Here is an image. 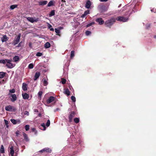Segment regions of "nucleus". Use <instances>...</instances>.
Listing matches in <instances>:
<instances>
[{"label": "nucleus", "mask_w": 156, "mask_h": 156, "mask_svg": "<svg viewBox=\"0 0 156 156\" xmlns=\"http://www.w3.org/2000/svg\"><path fill=\"white\" fill-rule=\"evenodd\" d=\"M130 15V14H125L124 16L126 17H125L123 16H119L116 18V20L118 21L125 22H127L129 20V17Z\"/></svg>", "instance_id": "f257e3e1"}, {"label": "nucleus", "mask_w": 156, "mask_h": 156, "mask_svg": "<svg viewBox=\"0 0 156 156\" xmlns=\"http://www.w3.org/2000/svg\"><path fill=\"white\" fill-rule=\"evenodd\" d=\"M135 5H133L132 6H131V7H130L129 5L128 6H125L124 7H123L122 9L120 10V12H123L124 11L126 10V13L125 14H132V12H131L130 13L129 12V9H130V8H131L132 9L133 8V9H134V7H135Z\"/></svg>", "instance_id": "f03ea898"}, {"label": "nucleus", "mask_w": 156, "mask_h": 156, "mask_svg": "<svg viewBox=\"0 0 156 156\" xmlns=\"http://www.w3.org/2000/svg\"><path fill=\"white\" fill-rule=\"evenodd\" d=\"M115 21V19L114 18H112L106 21L105 22V24L106 26L110 27L114 23Z\"/></svg>", "instance_id": "7ed1b4c3"}, {"label": "nucleus", "mask_w": 156, "mask_h": 156, "mask_svg": "<svg viewBox=\"0 0 156 156\" xmlns=\"http://www.w3.org/2000/svg\"><path fill=\"white\" fill-rule=\"evenodd\" d=\"M21 37V34H19L15 38V39L12 42V44L14 46H15L20 41Z\"/></svg>", "instance_id": "20e7f679"}, {"label": "nucleus", "mask_w": 156, "mask_h": 156, "mask_svg": "<svg viewBox=\"0 0 156 156\" xmlns=\"http://www.w3.org/2000/svg\"><path fill=\"white\" fill-rule=\"evenodd\" d=\"M5 109L6 111L9 112H15L16 110V109L13 106L9 105L5 107Z\"/></svg>", "instance_id": "39448f33"}, {"label": "nucleus", "mask_w": 156, "mask_h": 156, "mask_svg": "<svg viewBox=\"0 0 156 156\" xmlns=\"http://www.w3.org/2000/svg\"><path fill=\"white\" fill-rule=\"evenodd\" d=\"M96 21L98 23L99 25H101L104 23V22L101 18H98L96 19Z\"/></svg>", "instance_id": "423d86ee"}, {"label": "nucleus", "mask_w": 156, "mask_h": 156, "mask_svg": "<svg viewBox=\"0 0 156 156\" xmlns=\"http://www.w3.org/2000/svg\"><path fill=\"white\" fill-rule=\"evenodd\" d=\"M55 98L53 96H50L49 98L47 100V103L48 104H49L52 101H53L55 100Z\"/></svg>", "instance_id": "0eeeda50"}, {"label": "nucleus", "mask_w": 156, "mask_h": 156, "mask_svg": "<svg viewBox=\"0 0 156 156\" xmlns=\"http://www.w3.org/2000/svg\"><path fill=\"white\" fill-rule=\"evenodd\" d=\"M40 152H47L50 153L51 152V150L48 148H45L39 151Z\"/></svg>", "instance_id": "6e6552de"}, {"label": "nucleus", "mask_w": 156, "mask_h": 156, "mask_svg": "<svg viewBox=\"0 0 156 156\" xmlns=\"http://www.w3.org/2000/svg\"><path fill=\"white\" fill-rule=\"evenodd\" d=\"M99 11L101 12H104L106 11L105 6H100L98 7Z\"/></svg>", "instance_id": "1a4fd4ad"}, {"label": "nucleus", "mask_w": 156, "mask_h": 156, "mask_svg": "<svg viewBox=\"0 0 156 156\" xmlns=\"http://www.w3.org/2000/svg\"><path fill=\"white\" fill-rule=\"evenodd\" d=\"M11 100L12 102H14L16 100L17 97L15 94H11Z\"/></svg>", "instance_id": "9d476101"}, {"label": "nucleus", "mask_w": 156, "mask_h": 156, "mask_svg": "<svg viewBox=\"0 0 156 156\" xmlns=\"http://www.w3.org/2000/svg\"><path fill=\"white\" fill-rule=\"evenodd\" d=\"M8 39V37L6 35H4L1 38V40L2 42L6 41Z\"/></svg>", "instance_id": "9b49d317"}, {"label": "nucleus", "mask_w": 156, "mask_h": 156, "mask_svg": "<svg viewBox=\"0 0 156 156\" xmlns=\"http://www.w3.org/2000/svg\"><path fill=\"white\" fill-rule=\"evenodd\" d=\"M10 150L9 156H14L13 155L14 151L13 149V147L12 146L10 148Z\"/></svg>", "instance_id": "f8f14e48"}, {"label": "nucleus", "mask_w": 156, "mask_h": 156, "mask_svg": "<svg viewBox=\"0 0 156 156\" xmlns=\"http://www.w3.org/2000/svg\"><path fill=\"white\" fill-rule=\"evenodd\" d=\"M23 98L24 99H27L29 98V95L27 93H24L22 94Z\"/></svg>", "instance_id": "ddd939ff"}, {"label": "nucleus", "mask_w": 156, "mask_h": 156, "mask_svg": "<svg viewBox=\"0 0 156 156\" xmlns=\"http://www.w3.org/2000/svg\"><path fill=\"white\" fill-rule=\"evenodd\" d=\"M40 73L39 72H36L35 73L34 77V80H36L40 76Z\"/></svg>", "instance_id": "4468645a"}, {"label": "nucleus", "mask_w": 156, "mask_h": 156, "mask_svg": "<svg viewBox=\"0 0 156 156\" xmlns=\"http://www.w3.org/2000/svg\"><path fill=\"white\" fill-rule=\"evenodd\" d=\"M48 3L47 1H40L38 2L39 5H46Z\"/></svg>", "instance_id": "2eb2a0df"}, {"label": "nucleus", "mask_w": 156, "mask_h": 156, "mask_svg": "<svg viewBox=\"0 0 156 156\" xmlns=\"http://www.w3.org/2000/svg\"><path fill=\"white\" fill-rule=\"evenodd\" d=\"M91 5V2L90 1L88 0L86 2L85 7L87 9H89L90 6Z\"/></svg>", "instance_id": "dca6fc26"}, {"label": "nucleus", "mask_w": 156, "mask_h": 156, "mask_svg": "<svg viewBox=\"0 0 156 156\" xmlns=\"http://www.w3.org/2000/svg\"><path fill=\"white\" fill-rule=\"evenodd\" d=\"M89 14V10H87L84 12V13L82 14L81 17V18H83L85 17L87 15Z\"/></svg>", "instance_id": "f3484780"}, {"label": "nucleus", "mask_w": 156, "mask_h": 156, "mask_svg": "<svg viewBox=\"0 0 156 156\" xmlns=\"http://www.w3.org/2000/svg\"><path fill=\"white\" fill-rule=\"evenodd\" d=\"M22 89L24 91L27 90V85L25 83H23L22 84Z\"/></svg>", "instance_id": "a211bd4d"}, {"label": "nucleus", "mask_w": 156, "mask_h": 156, "mask_svg": "<svg viewBox=\"0 0 156 156\" xmlns=\"http://www.w3.org/2000/svg\"><path fill=\"white\" fill-rule=\"evenodd\" d=\"M6 66L9 68H12L15 66V64H12L11 62L8 64H7Z\"/></svg>", "instance_id": "6ab92c4d"}, {"label": "nucleus", "mask_w": 156, "mask_h": 156, "mask_svg": "<svg viewBox=\"0 0 156 156\" xmlns=\"http://www.w3.org/2000/svg\"><path fill=\"white\" fill-rule=\"evenodd\" d=\"M11 121V122L13 124H16L17 123V122H18L19 123H20V120H16L14 119H11L10 120Z\"/></svg>", "instance_id": "aec40b11"}, {"label": "nucleus", "mask_w": 156, "mask_h": 156, "mask_svg": "<svg viewBox=\"0 0 156 156\" xmlns=\"http://www.w3.org/2000/svg\"><path fill=\"white\" fill-rule=\"evenodd\" d=\"M64 93L67 96H69L70 95V92L68 89H64Z\"/></svg>", "instance_id": "412c9836"}, {"label": "nucleus", "mask_w": 156, "mask_h": 156, "mask_svg": "<svg viewBox=\"0 0 156 156\" xmlns=\"http://www.w3.org/2000/svg\"><path fill=\"white\" fill-rule=\"evenodd\" d=\"M43 82L44 85L46 86L48 84V82L47 81L48 79L46 78H44L42 80Z\"/></svg>", "instance_id": "4be33fe9"}, {"label": "nucleus", "mask_w": 156, "mask_h": 156, "mask_svg": "<svg viewBox=\"0 0 156 156\" xmlns=\"http://www.w3.org/2000/svg\"><path fill=\"white\" fill-rule=\"evenodd\" d=\"M27 19L30 22L32 23H34V22L37 21L36 20H34L33 18H32V17H28L27 18Z\"/></svg>", "instance_id": "5701e85b"}, {"label": "nucleus", "mask_w": 156, "mask_h": 156, "mask_svg": "<svg viewBox=\"0 0 156 156\" xmlns=\"http://www.w3.org/2000/svg\"><path fill=\"white\" fill-rule=\"evenodd\" d=\"M51 44L49 42H47L44 45L45 48H48L50 47Z\"/></svg>", "instance_id": "b1692460"}, {"label": "nucleus", "mask_w": 156, "mask_h": 156, "mask_svg": "<svg viewBox=\"0 0 156 156\" xmlns=\"http://www.w3.org/2000/svg\"><path fill=\"white\" fill-rule=\"evenodd\" d=\"M69 113L70 115L69 116V118H71V119H73L75 115V112L73 111L70 112Z\"/></svg>", "instance_id": "393cba45"}, {"label": "nucleus", "mask_w": 156, "mask_h": 156, "mask_svg": "<svg viewBox=\"0 0 156 156\" xmlns=\"http://www.w3.org/2000/svg\"><path fill=\"white\" fill-rule=\"evenodd\" d=\"M6 73L3 72H0V79L3 78L5 76Z\"/></svg>", "instance_id": "a878e982"}, {"label": "nucleus", "mask_w": 156, "mask_h": 156, "mask_svg": "<svg viewBox=\"0 0 156 156\" xmlns=\"http://www.w3.org/2000/svg\"><path fill=\"white\" fill-rule=\"evenodd\" d=\"M18 6L17 5L14 4L11 5L10 7V9L11 10H13L15 8H17Z\"/></svg>", "instance_id": "bb28decb"}, {"label": "nucleus", "mask_w": 156, "mask_h": 156, "mask_svg": "<svg viewBox=\"0 0 156 156\" xmlns=\"http://www.w3.org/2000/svg\"><path fill=\"white\" fill-rule=\"evenodd\" d=\"M14 62H16L19 60V57L18 56H15L13 58Z\"/></svg>", "instance_id": "cd10ccee"}, {"label": "nucleus", "mask_w": 156, "mask_h": 156, "mask_svg": "<svg viewBox=\"0 0 156 156\" xmlns=\"http://www.w3.org/2000/svg\"><path fill=\"white\" fill-rule=\"evenodd\" d=\"M53 1H50L47 5L48 7H50L53 5Z\"/></svg>", "instance_id": "c85d7f7f"}, {"label": "nucleus", "mask_w": 156, "mask_h": 156, "mask_svg": "<svg viewBox=\"0 0 156 156\" xmlns=\"http://www.w3.org/2000/svg\"><path fill=\"white\" fill-rule=\"evenodd\" d=\"M55 15V11L54 10H52L50 12L49 15V17H51Z\"/></svg>", "instance_id": "c756f323"}, {"label": "nucleus", "mask_w": 156, "mask_h": 156, "mask_svg": "<svg viewBox=\"0 0 156 156\" xmlns=\"http://www.w3.org/2000/svg\"><path fill=\"white\" fill-rule=\"evenodd\" d=\"M23 136L24 137V139L26 141H28L29 140L28 139V138L27 135L25 133H23Z\"/></svg>", "instance_id": "7c9ffc66"}, {"label": "nucleus", "mask_w": 156, "mask_h": 156, "mask_svg": "<svg viewBox=\"0 0 156 156\" xmlns=\"http://www.w3.org/2000/svg\"><path fill=\"white\" fill-rule=\"evenodd\" d=\"M0 152L2 153H3L5 152L4 147L3 145H1V146L0 149Z\"/></svg>", "instance_id": "2f4dec72"}, {"label": "nucleus", "mask_w": 156, "mask_h": 156, "mask_svg": "<svg viewBox=\"0 0 156 156\" xmlns=\"http://www.w3.org/2000/svg\"><path fill=\"white\" fill-rule=\"evenodd\" d=\"M58 28L59 29H56V28H55V32H56V33L58 34L60 33V30L59 29H62V27H59Z\"/></svg>", "instance_id": "473e14b6"}, {"label": "nucleus", "mask_w": 156, "mask_h": 156, "mask_svg": "<svg viewBox=\"0 0 156 156\" xmlns=\"http://www.w3.org/2000/svg\"><path fill=\"white\" fill-rule=\"evenodd\" d=\"M74 56V51H72L70 53V58H72Z\"/></svg>", "instance_id": "72a5a7b5"}, {"label": "nucleus", "mask_w": 156, "mask_h": 156, "mask_svg": "<svg viewBox=\"0 0 156 156\" xmlns=\"http://www.w3.org/2000/svg\"><path fill=\"white\" fill-rule=\"evenodd\" d=\"M74 121L76 123H77L79 122V118H76L74 119Z\"/></svg>", "instance_id": "f704fd0d"}, {"label": "nucleus", "mask_w": 156, "mask_h": 156, "mask_svg": "<svg viewBox=\"0 0 156 156\" xmlns=\"http://www.w3.org/2000/svg\"><path fill=\"white\" fill-rule=\"evenodd\" d=\"M34 65L33 63H31L28 66V67L29 69H32L33 68Z\"/></svg>", "instance_id": "c9c22d12"}, {"label": "nucleus", "mask_w": 156, "mask_h": 156, "mask_svg": "<svg viewBox=\"0 0 156 156\" xmlns=\"http://www.w3.org/2000/svg\"><path fill=\"white\" fill-rule=\"evenodd\" d=\"M87 36H89L91 34V32L88 30H86L85 33Z\"/></svg>", "instance_id": "e433bc0d"}, {"label": "nucleus", "mask_w": 156, "mask_h": 156, "mask_svg": "<svg viewBox=\"0 0 156 156\" xmlns=\"http://www.w3.org/2000/svg\"><path fill=\"white\" fill-rule=\"evenodd\" d=\"M71 99L75 103L76 102V98L75 97L73 96H72L71 97Z\"/></svg>", "instance_id": "4c0bfd02"}, {"label": "nucleus", "mask_w": 156, "mask_h": 156, "mask_svg": "<svg viewBox=\"0 0 156 156\" xmlns=\"http://www.w3.org/2000/svg\"><path fill=\"white\" fill-rule=\"evenodd\" d=\"M43 55V54L41 52H37L36 54V56L37 57H40L41 56Z\"/></svg>", "instance_id": "58836bf2"}, {"label": "nucleus", "mask_w": 156, "mask_h": 156, "mask_svg": "<svg viewBox=\"0 0 156 156\" xmlns=\"http://www.w3.org/2000/svg\"><path fill=\"white\" fill-rule=\"evenodd\" d=\"M41 126L43 127V130H46V127H45V125L44 123H43L41 124Z\"/></svg>", "instance_id": "ea45409f"}, {"label": "nucleus", "mask_w": 156, "mask_h": 156, "mask_svg": "<svg viewBox=\"0 0 156 156\" xmlns=\"http://www.w3.org/2000/svg\"><path fill=\"white\" fill-rule=\"evenodd\" d=\"M29 127H30L28 125H26L25 126V130L26 131H28L29 130Z\"/></svg>", "instance_id": "a19ab883"}, {"label": "nucleus", "mask_w": 156, "mask_h": 156, "mask_svg": "<svg viewBox=\"0 0 156 156\" xmlns=\"http://www.w3.org/2000/svg\"><path fill=\"white\" fill-rule=\"evenodd\" d=\"M50 122L49 119L47 120V122L46 124V125L47 127H48L50 125Z\"/></svg>", "instance_id": "79ce46f5"}, {"label": "nucleus", "mask_w": 156, "mask_h": 156, "mask_svg": "<svg viewBox=\"0 0 156 156\" xmlns=\"http://www.w3.org/2000/svg\"><path fill=\"white\" fill-rule=\"evenodd\" d=\"M94 24V23L93 22H92V23H89L88 24H87V25H86V27H88L93 24Z\"/></svg>", "instance_id": "37998d69"}, {"label": "nucleus", "mask_w": 156, "mask_h": 156, "mask_svg": "<svg viewBox=\"0 0 156 156\" xmlns=\"http://www.w3.org/2000/svg\"><path fill=\"white\" fill-rule=\"evenodd\" d=\"M12 60L11 59H6V62H7V64H8L9 63H11Z\"/></svg>", "instance_id": "c03bdc74"}, {"label": "nucleus", "mask_w": 156, "mask_h": 156, "mask_svg": "<svg viewBox=\"0 0 156 156\" xmlns=\"http://www.w3.org/2000/svg\"><path fill=\"white\" fill-rule=\"evenodd\" d=\"M0 62L3 64H5L6 63V59H2L0 61Z\"/></svg>", "instance_id": "a18cd8bd"}, {"label": "nucleus", "mask_w": 156, "mask_h": 156, "mask_svg": "<svg viewBox=\"0 0 156 156\" xmlns=\"http://www.w3.org/2000/svg\"><path fill=\"white\" fill-rule=\"evenodd\" d=\"M42 91H40L38 93V95L39 97L40 98H41L42 95Z\"/></svg>", "instance_id": "49530a36"}, {"label": "nucleus", "mask_w": 156, "mask_h": 156, "mask_svg": "<svg viewBox=\"0 0 156 156\" xmlns=\"http://www.w3.org/2000/svg\"><path fill=\"white\" fill-rule=\"evenodd\" d=\"M15 90L14 89H11V90H9V92L10 93H14L15 92Z\"/></svg>", "instance_id": "de8ad7c7"}, {"label": "nucleus", "mask_w": 156, "mask_h": 156, "mask_svg": "<svg viewBox=\"0 0 156 156\" xmlns=\"http://www.w3.org/2000/svg\"><path fill=\"white\" fill-rule=\"evenodd\" d=\"M6 80H2V81H0L1 84L2 83H6Z\"/></svg>", "instance_id": "09e8293b"}, {"label": "nucleus", "mask_w": 156, "mask_h": 156, "mask_svg": "<svg viewBox=\"0 0 156 156\" xmlns=\"http://www.w3.org/2000/svg\"><path fill=\"white\" fill-rule=\"evenodd\" d=\"M22 46V42H20L16 46V47H21Z\"/></svg>", "instance_id": "8fccbe9b"}, {"label": "nucleus", "mask_w": 156, "mask_h": 156, "mask_svg": "<svg viewBox=\"0 0 156 156\" xmlns=\"http://www.w3.org/2000/svg\"><path fill=\"white\" fill-rule=\"evenodd\" d=\"M150 24L149 23H147L146 24L145 26L147 29H148L150 27Z\"/></svg>", "instance_id": "3c124183"}, {"label": "nucleus", "mask_w": 156, "mask_h": 156, "mask_svg": "<svg viewBox=\"0 0 156 156\" xmlns=\"http://www.w3.org/2000/svg\"><path fill=\"white\" fill-rule=\"evenodd\" d=\"M82 141L81 140H78V141L77 142V143L79 145H81L82 144Z\"/></svg>", "instance_id": "603ef678"}, {"label": "nucleus", "mask_w": 156, "mask_h": 156, "mask_svg": "<svg viewBox=\"0 0 156 156\" xmlns=\"http://www.w3.org/2000/svg\"><path fill=\"white\" fill-rule=\"evenodd\" d=\"M151 11L152 12L155 13L156 12V9L153 8L151 9Z\"/></svg>", "instance_id": "864d4df0"}, {"label": "nucleus", "mask_w": 156, "mask_h": 156, "mask_svg": "<svg viewBox=\"0 0 156 156\" xmlns=\"http://www.w3.org/2000/svg\"><path fill=\"white\" fill-rule=\"evenodd\" d=\"M66 80L65 79H62L61 81L62 83L64 84L66 83Z\"/></svg>", "instance_id": "5fc2aeb1"}, {"label": "nucleus", "mask_w": 156, "mask_h": 156, "mask_svg": "<svg viewBox=\"0 0 156 156\" xmlns=\"http://www.w3.org/2000/svg\"><path fill=\"white\" fill-rule=\"evenodd\" d=\"M4 122L5 123V125H8L9 124L7 120L4 119Z\"/></svg>", "instance_id": "6e6d98bb"}, {"label": "nucleus", "mask_w": 156, "mask_h": 156, "mask_svg": "<svg viewBox=\"0 0 156 156\" xmlns=\"http://www.w3.org/2000/svg\"><path fill=\"white\" fill-rule=\"evenodd\" d=\"M69 87V89L70 90H73V87H72V86L71 85H69V87Z\"/></svg>", "instance_id": "4d7b16f0"}, {"label": "nucleus", "mask_w": 156, "mask_h": 156, "mask_svg": "<svg viewBox=\"0 0 156 156\" xmlns=\"http://www.w3.org/2000/svg\"><path fill=\"white\" fill-rule=\"evenodd\" d=\"M47 24H48V27L50 29V28H51V27H52L51 25L50 24L48 23H47Z\"/></svg>", "instance_id": "13d9d810"}, {"label": "nucleus", "mask_w": 156, "mask_h": 156, "mask_svg": "<svg viewBox=\"0 0 156 156\" xmlns=\"http://www.w3.org/2000/svg\"><path fill=\"white\" fill-rule=\"evenodd\" d=\"M69 122H72V120H73V119H71V118H69Z\"/></svg>", "instance_id": "bf43d9fd"}, {"label": "nucleus", "mask_w": 156, "mask_h": 156, "mask_svg": "<svg viewBox=\"0 0 156 156\" xmlns=\"http://www.w3.org/2000/svg\"><path fill=\"white\" fill-rule=\"evenodd\" d=\"M29 114V112L27 111H25V114L28 115Z\"/></svg>", "instance_id": "052dcab7"}, {"label": "nucleus", "mask_w": 156, "mask_h": 156, "mask_svg": "<svg viewBox=\"0 0 156 156\" xmlns=\"http://www.w3.org/2000/svg\"><path fill=\"white\" fill-rule=\"evenodd\" d=\"M50 30L52 31H54V29L53 28H50Z\"/></svg>", "instance_id": "680f3d73"}, {"label": "nucleus", "mask_w": 156, "mask_h": 156, "mask_svg": "<svg viewBox=\"0 0 156 156\" xmlns=\"http://www.w3.org/2000/svg\"><path fill=\"white\" fill-rule=\"evenodd\" d=\"M101 2H106L108 1V0H100Z\"/></svg>", "instance_id": "e2e57ef3"}, {"label": "nucleus", "mask_w": 156, "mask_h": 156, "mask_svg": "<svg viewBox=\"0 0 156 156\" xmlns=\"http://www.w3.org/2000/svg\"><path fill=\"white\" fill-rule=\"evenodd\" d=\"M59 110V109L58 108H57L55 110V112H56L58 111Z\"/></svg>", "instance_id": "0e129e2a"}, {"label": "nucleus", "mask_w": 156, "mask_h": 156, "mask_svg": "<svg viewBox=\"0 0 156 156\" xmlns=\"http://www.w3.org/2000/svg\"><path fill=\"white\" fill-rule=\"evenodd\" d=\"M154 38L155 39H156V35H155L154 36Z\"/></svg>", "instance_id": "69168bd1"}, {"label": "nucleus", "mask_w": 156, "mask_h": 156, "mask_svg": "<svg viewBox=\"0 0 156 156\" xmlns=\"http://www.w3.org/2000/svg\"><path fill=\"white\" fill-rule=\"evenodd\" d=\"M6 125V127H7V128H8V127H9V125Z\"/></svg>", "instance_id": "338daca9"}, {"label": "nucleus", "mask_w": 156, "mask_h": 156, "mask_svg": "<svg viewBox=\"0 0 156 156\" xmlns=\"http://www.w3.org/2000/svg\"><path fill=\"white\" fill-rule=\"evenodd\" d=\"M73 26H74L75 27H76L78 26V25H73Z\"/></svg>", "instance_id": "774afa93"}]
</instances>
